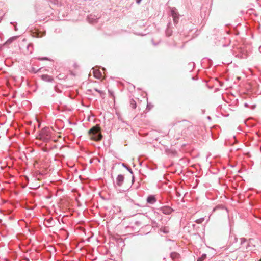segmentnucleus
Instances as JSON below:
<instances>
[{"mask_svg":"<svg viewBox=\"0 0 261 261\" xmlns=\"http://www.w3.org/2000/svg\"><path fill=\"white\" fill-rule=\"evenodd\" d=\"M171 14L173 17L174 24H177L179 21V14L175 8H172L171 11Z\"/></svg>","mask_w":261,"mask_h":261,"instance_id":"7ed1b4c3","label":"nucleus"},{"mask_svg":"<svg viewBox=\"0 0 261 261\" xmlns=\"http://www.w3.org/2000/svg\"><path fill=\"white\" fill-rule=\"evenodd\" d=\"M47 221L50 225H53V220L52 218H50L49 219L47 220Z\"/></svg>","mask_w":261,"mask_h":261,"instance_id":"dca6fc26","label":"nucleus"},{"mask_svg":"<svg viewBox=\"0 0 261 261\" xmlns=\"http://www.w3.org/2000/svg\"><path fill=\"white\" fill-rule=\"evenodd\" d=\"M260 261H261V260H260Z\"/></svg>","mask_w":261,"mask_h":261,"instance_id":"a878e982","label":"nucleus"},{"mask_svg":"<svg viewBox=\"0 0 261 261\" xmlns=\"http://www.w3.org/2000/svg\"><path fill=\"white\" fill-rule=\"evenodd\" d=\"M88 133L90 135L91 139L96 141H100L102 138V136L100 132V128L98 125H95L89 129Z\"/></svg>","mask_w":261,"mask_h":261,"instance_id":"f03ea898","label":"nucleus"},{"mask_svg":"<svg viewBox=\"0 0 261 261\" xmlns=\"http://www.w3.org/2000/svg\"><path fill=\"white\" fill-rule=\"evenodd\" d=\"M141 1L142 0H136V3L138 4H139Z\"/></svg>","mask_w":261,"mask_h":261,"instance_id":"412c9836","label":"nucleus"},{"mask_svg":"<svg viewBox=\"0 0 261 261\" xmlns=\"http://www.w3.org/2000/svg\"><path fill=\"white\" fill-rule=\"evenodd\" d=\"M94 90L97 92H98L100 94H102V91H100L96 88H94Z\"/></svg>","mask_w":261,"mask_h":261,"instance_id":"aec40b11","label":"nucleus"},{"mask_svg":"<svg viewBox=\"0 0 261 261\" xmlns=\"http://www.w3.org/2000/svg\"><path fill=\"white\" fill-rule=\"evenodd\" d=\"M93 72L94 77H95L97 79H100L101 78V77L102 76L101 73L98 70L94 69L93 68Z\"/></svg>","mask_w":261,"mask_h":261,"instance_id":"1a4fd4ad","label":"nucleus"},{"mask_svg":"<svg viewBox=\"0 0 261 261\" xmlns=\"http://www.w3.org/2000/svg\"><path fill=\"white\" fill-rule=\"evenodd\" d=\"M99 18L97 16H96L94 15L90 14L87 17V20L89 21V22L93 23L97 22V20Z\"/></svg>","mask_w":261,"mask_h":261,"instance_id":"0eeeda50","label":"nucleus"},{"mask_svg":"<svg viewBox=\"0 0 261 261\" xmlns=\"http://www.w3.org/2000/svg\"><path fill=\"white\" fill-rule=\"evenodd\" d=\"M124 178L123 175H118L116 179V184L118 186L121 187L124 182Z\"/></svg>","mask_w":261,"mask_h":261,"instance_id":"39448f33","label":"nucleus"},{"mask_svg":"<svg viewBox=\"0 0 261 261\" xmlns=\"http://www.w3.org/2000/svg\"><path fill=\"white\" fill-rule=\"evenodd\" d=\"M163 231L164 233H167V232H168V231L166 230V229L165 228H164V230H163Z\"/></svg>","mask_w":261,"mask_h":261,"instance_id":"4be33fe9","label":"nucleus"},{"mask_svg":"<svg viewBox=\"0 0 261 261\" xmlns=\"http://www.w3.org/2000/svg\"><path fill=\"white\" fill-rule=\"evenodd\" d=\"M30 47L32 48V44H29L28 45V49H29Z\"/></svg>","mask_w":261,"mask_h":261,"instance_id":"5701e85b","label":"nucleus"},{"mask_svg":"<svg viewBox=\"0 0 261 261\" xmlns=\"http://www.w3.org/2000/svg\"><path fill=\"white\" fill-rule=\"evenodd\" d=\"M153 107V106L151 105L150 103H147V109H148V110H150Z\"/></svg>","mask_w":261,"mask_h":261,"instance_id":"f3484780","label":"nucleus"},{"mask_svg":"<svg viewBox=\"0 0 261 261\" xmlns=\"http://www.w3.org/2000/svg\"><path fill=\"white\" fill-rule=\"evenodd\" d=\"M38 59L40 60H48V58L47 57H43V58H38Z\"/></svg>","mask_w":261,"mask_h":261,"instance_id":"6ab92c4d","label":"nucleus"},{"mask_svg":"<svg viewBox=\"0 0 261 261\" xmlns=\"http://www.w3.org/2000/svg\"><path fill=\"white\" fill-rule=\"evenodd\" d=\"M204 218H201L197 219L195 221V222H196V223H197L198 224H200V223H202L204 221Z\"/></svg>","mask_w":261,"mask_h":261,"instance_id":"4468645a","label":"nucleus"},{"mask_svg":"<svg viewBox=\"0 0 261 261\" xmlns=\"http://www.w3.org/2000/svg\"><path fill=\"white\" fill-rule=\"evenodd\" d=\"M129 103H130V107L133 109H135L136 108V106H137L136 102L133 99H131L130 100Z\"/></svg>","mask_w":261,"mask_h":261,"instance_id":"9b49d317","label":"nucleus"},{"mask_svg":"<svg viewBox=\"0 0 261 261\" xmlns=\"http://www.w3.org/2000/svg\"><path fill=\"white\" fill-rule=\"evenodd\" d=\"M109 92L110 95H112V94H113L112 92H111L110 91H109Z\"/></svg>","mask_w":261,"mask_h":261,"instance_id":"b1692460","label":"nucleus"},{"mask_svg":"<svg viewBox=\"0 0 261 261\" xmlns=\"http://www.w3.org/2000/svg\"><path fill=\"white\" fill-rule=\"evenodd\" d=\"M207 118H208V119H210L211 117L210 116H208Z\"/></svg>","mask_w":261,"mask_h":261,"instance_id":"393cba45","label":"nucleus"},{"mask_svg":"<svg viewBox=\"0 0 261 261\" xmlns=\"http://www.w3.org/2000/svg\"><path fill=\"white\" fill-rule=\"evenodd\" d=\"M179 256H180V255L178 253H176L175 252H172L170 254V257L171 258V259L172 260H174L178 259L179 257Z\"/></svg>","mask_w":261,"mask_h":261,"instance_id":"9d476101","label":"nucleus"},{"mask_svg":"<svg viewBox=\"0 0 261 261\" xmlns=\"http://www.w3.org/2000/svg\"><path fill=\"white\" fill-rule=\"evenodd\" d=\"M53 130L49 127L42 129L39 134V138L45 142H48L51 138Z\"/></svg>","mask_w":261,"mask_h":261,"instance_id":"f257e3e1","label":"nucleus"},{"mask_svg":"<svg viewBox=\"0 0 261 261\" xmlns=\"http://www.w3.org/2000/svg\"><path fill=\"white\" fill-rule=\"evenodd\" d=\"M159 210L163 214L166 215H169L173 211V210L169 206H162Z\"/></svg>","mask_w":261,"mask_h":261,"instance_id":"20e7f679","label":"nucleus"},{"mask_svg":"<svg viewBox=\"0 0 261 261\" xmlns=\"http://www.w3.org/2000/svg\"><path fill=\"white\" fill-rule=\"evenodd\" d=\"M147 202L150 204H154L156 201V199L154 195H150L146 199Z\"/></svg>","mask_w":261,"mask_h":261,"instance_id":"423d86ee","label":"nucleus"},{"mask_svg":"<svg viewBox=\"0 0 261 261\" xmlns=\"http://www.w3.org/2000/svg\"><path fill=\"white\" fill-rule=\"evenodd\" d=\"M206 254H202V255L201 257H200V258H198L197 259V261H202L203 259H204L205 258H206Z\"/></svg>","mask_w":261,"mask_h":261,"instance_id":"2eb2a0df","label":"nucleus"},{"mask_svg":"<svg viewBox=\"0 0 261 261\" xmlns=\"http://www.w3.org/2000/svg\"><path fill=\"white\" fill-rule=\"evenodd\" d=\"M42 79L46 82H51L53 81L54 79L50 76L47 74H43L41 76Z\"/></svg>","mask_w":261,"mask_h":261,"instance_id":"6e6552de","label":"nucleus"},{"mask_svg":"<svg viewBox=\"0 0 261 261\" xmlns=\"http://www.w3.org/2000/svg\"><path fill=\"white\" fill-rule=\"evenodd\" d=\"M246 241V240L244 238H241V245H243L244 243H245Z\"/></svg>","mask_w":261,"mask_h":261,"instance_id":"a211bd4d","label":"nucleus"},{"mask_svg":"<svg viewBox=\"0 0 261 261\" xmlns=\"http://www.w3.org/2000/svg\"><path fill=\"white\" fill-rule=\"evenodd\" d=\"M122 166L123 167H124L125 168H126V169H127V170L131 174L133 173V171L131 169V168L130 167H128L125 164L122 163Z\"/></svg>","mask_w":261,"mask_h":261,"instance_id":"f8f14e48","label":"nucleus"},{"mask_svg":"<svg viewBox=\"0 0 261 261\" xmlns=\"http://www.w3.org/2000/svg\"><path fill=\"white\" fill-rule=\"evenodd\" d=\"M166 35L168 36H170L171 35L172 32L169 27L166 30Z\"/></svg>","mask_w":261,"mask_h":261,"instance_id":"ddd939ff","label":"nucleus"}]
</instances>
